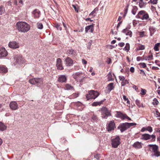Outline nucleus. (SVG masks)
<instances>
[{
    "instance_id": "1",
    "label": "nucleus",
    "mask_w": 160,
    "mask_h": 160,
    "mask_svg": "<svg viewBox=\"0 0 160 160\" xmlns=\"http://www.w3.org/2000/svg\"><path fill=\"white\" fill-rule=\"evenodd\" d=\"M17 28L19 32L25 33L28 32L30 27L28 23L22 22H18L16 24Z\"/></svg>"
},
{
    "instance_id": "2",
    "label": "nucleus",
    "mask_w": 160,
    "mask_h": 160,
    "mask_svg": "<svg viewBox=\"0 0 160 160\" xmlns=\"http://www.w3.org/2000/svg\"><path fill=\"white\" fill-rule=\"evenodd\" d=\"M148 146L150 148V150H152V152L154 153L151 154L152 157L155 156L158 157L160 156V152L158 151V147L157 145L150 144Z\"/></svg>"
},
{
    "instance_id": "3",
    "label": "nucleus",
    "mask_w": 160,
    "mask_h": 160,
    "mask_svg": "<svg viewBox=\"0 0 160 160\" xmlns=\"http://www.w3.org/2000/svg\"><path fill=\"white\" fill-rule=\"evenodd\" d=\"M72 77L77 81L80 82H82L85 78V77L81 72H77L73 74Z\"/></svg>"
},
{
    "instance_id": "4",
    "label": "nucleus",
    "mask_w": 160,
    "mask_h": 160,
    "mask_svg": "<svg viewBox=\"0 0 160 160\" xmlns=\"http://www.w3.org/2000/svg\"><path fill=\"white\" fill-rule=\"evenodd\" d=\"M142 139L145 140L151 139L152 142L155 141L156 139V136L154 135H150L149 134H145L142 135Z\"/></svg>"
},
{
    "instance_id": "5",
    "label": "nucleus",
    "mask_w": 160,
    "mask_h": 160,
    "mask_svg": "<svg viewBox=\"0 0 160 160\" xmlns=\"http://www.w3.org/2000/svg\"><path fill=\"white\" fill-rule=\"evenodd\" d=\"M120 138L118 136L116 137L112 140V145L114 148H117L120 144Z\"/></svg>"
},
{
    "instance_id": "6",
    "label": "nucleus",
    "mask_w": 160,
    "mask_h": 160,
    "mask_svg": "<svg viewBox=\"0 0 160 160\" xmlns=\"http://www.w3.org/2000/svg\"><path fill=\"white\" fill-rule=\"evenodd\" d=\"M101 111L102 114L104 115L102 116L103 118H106L108 116L111 115L107 108L105 107H102L101 109Z\"/></svg>"
},
{
    "instance_id": "7",
    "label": "nucleus",
    "mask_w": 160,
    "mask_h": 160,
    "mask_svg": "<svg viewBox=\"0 0 160 160\" xmlns=\"http://www.w3.org/2000/svg\"><path fill=\"white\" fill-rule=\"evenodd\" d=\"M128 128V127L127 123H122L118 127V129H119L121 132L125 131Z\"/></svg>"
},
{
    "instance_id": "8",
    "label": "nucleus",
    "mask_w": 160,
    "mask_h": 160,
    "mask_svg": "<svg viewBox=\"0 0 160 160\" xmlns=\"http://www.w3.org/2000/svg\"><path fill=\"white\" fill-rule=\"evenodd\" d=\"M15 63L16 64H20L23 63L24 62V59L20 55H17L15 56Z\"/></svg>"
},
{
    "instance_id": "9",
    "label": "nucleus",
    "mask_w": 160,
    "mask_h": 160,
    "mask_svg": "<svg viewBox=\"0 0 160 160\" xmlns=\"http://www.w3.org/2000/svg\"><path fill=\"white\" fill-rule=\"evenodd\" d=\"M8 45L10 48H12L16 49L19 47L18 43L15 41L10 42Z\"/></svg>"
},
{
    "instance_id": "10",
    "label": "nucleus",
    "mask_w": 160,
    "mask_h": 160,
    "mask_svg": "<svg viewBox=\"0 0 160 160\" xmlns=\"http://www.w3.org/2000/svg\"><path fill=\"white\" fill-rule=\"evenodd\" d=\"M89 92L90 95V98H92V99H95L99 95L98 92L93 90L90 91Z\"/></svg>"
},
{
    "instance_id": "11",
    "label": "nucleus",
    "mask_w": 160,
    "mask_h": 160,
    "mask_svg": "<svg viewBox=\"0 0 160 160\" xmlns=\"http://www.w3.org/2000/svg\"><path fill=\"white\" fill-rule=\"evenodd\" d=\"M56 66L58 69L62 70L63 69L62 64L61 60L60 58L57 59Z\"/></svg>"
},
{
    "instance_id": "12",
    "label": "nucleus",
    "mask_w": 160,
    "mask_h": 160,
    "mask_svg": "<svg viewBox=\"0 0 160 160\" xmlns=\"http://www.w3.org/2000/svg\"><path fill=\"white\" fill-rule=\"evenodd\" d=\"M115 124L114 121H111L108 125L107 127L108 131H111L113 130L115 128Z\"/></svg>"
},
{
    "instance_id": "13",
    "label": "nucleus",
    "mask_w": 160,
    "mask_h": 160,
    "mask_svg": "<svg viewBox=\"0 0 160 160\" xmlns=\"http://www.w3.org/2000/svg\"><path fill=\"white\" fill-rule=\"evenodd\" d=\"M42 82V79L40 78L32 79L29 80V82L32 84H35Z\"/></svg>"
},
{
    "instance_id": "14",
    "label": "nucleus",
    "mask_w": 160,
    "mask_h": 160,
    "mask_svg": "<svg viewBox=\"0 0 160 160\" xmlns=\"http://www.w3.org/2000/svg\"><path fill=\"white\" fill-rule=\"evenodd\" d=\"M9 106L12 110H15L18 108V105L17 103L14 101H12L9 104Z\"/></svg>"
},
{
    "instance_id": "15",
    "label": "nucleus",
    "mask_w": 160,
    "mask_h": 160,
    "mask_svg": "<svg viewBox=\"0 0 160 160\" xmlns=\"http://www.w3.org/2000/svg\"><path fill=\"white\" fill-rule=\"evenodd\" d=\"M8 55V52L5 48H2L0 49V58L5 57Z\"/></svg>"
},
{
    "instance_id": "16",
    "label": "nucleus",
    "mask_w": 160,
    "mask_h": 160,
    "mask_svg": "<svg viewBox=\"0 0 160 160\" xmlns=\"http://www.w3.org/2000/svg\"><path fill=\"white\" fill-rule=\"evenodd\" d=\"M67 77L65 75H60L58 78V81L60 82H64L67 81Z\"/></svg>"
},
{
    "instance_id": "17",
    "label": "nucleus",
    "mask_w": 160,
    "mask_h": 160,
    "mask_svg": "<svg viewBox=\"0 0 160 160\" xmlns=\"http://www.w3.org/2000/svg\"><path fill=\"white\" fill-rule=\"evenodd\" d=\"M65 62L67 66H72L73 64V61L69 57H67L65 59Z\"/></svg>"
},
{
    "instance_id": "18",
    "label": "nucleus",
    "mask_w": 160,
    "mask_h": 160,
    "mask_svg": "<svg viewBox=\"0 0 160 160\" xmlns=\"http://www.w3.org/2000/svg\"><path fill=\"white\" fill-rule=\"evenodd\" d=\"M32 14L35 18H38L40 16V12L38 10L35 9L32 12Z\"/></svg>"
},
{
    "instance_id": "19",
    "label": "nucleus",
    "mask_w": 160,
    "mask_h": 160,
    "mask_svg": "<svg viewBox=\"0 0 160 160\" xmlns=\"http://www.w3.org/2000/svg\"><path fill=\"white\" fill-rule=\"evenodd\" d=\"M67 53L68 56L72 55L73 56H74L76 55V52L74 50L71 49L67 50Z\"/></svg>"
},
{
    "instance_id": "20",
    "label": "nucleus",
    "mask_w": 160,
    "mask_h": 160,
    "mask_svg": "<svg viewBox=\"0 0 160 160\" xmlns=\"http://www.w3.org/2000/svg\"><path fill=\"white\" fill-rule=\"evenodd\" d=\"M90 30L91 32H92L93 31V25H90L87 26L85 28V32L86 33L88 32V31Z\"/></svg>"
},
{
    "instance_id": "21",
    "label": "nucleus",
    "mask_w": 160,
    "mask_h": 160,
    "mask_svg": "<svg viewBox=\"0 0 160 160\" xmlns=\"http://www.w3.org/2000/svg\"><path fill=\"white\" fill-rule=\"evenodd\" d=\"M148 131L149 132H151L152 131V128L150 126L147 127L146 128L143 127L141 130V131L142 132H144L145 131Z\"/></svg>"
},
{
    "instance_id": "22",
    "label": "nucleus",
    "mask_w": 160,
    "mask_h": 160,
    "mask_svg": "<svg viewBox=\"0 0 160 160\" xmlns=\"http://www.w3.org/2000/svg\"><path fill=\"white\" fill-rule=\"evenodd\" d=\"M114 88L113 86V83H111L108 84L107 87V90L108 92H110L112 90H113Z\"/></svg>"
},
{
    "instance_id": "23",
    "label": "nucleus",
    "mask_w": 160,
    "mask_h": 160,
    "mask_svg": "<svg viewBox=\"0 0 160 160\" xmlns=\"http://www.w3.org/2000/svg\"><path fill=\"white\" fill-rule=\"evenodd\" d=\"M65 89L68 90H74L73 87L69 84H66L65 85Z\"/></svg>"
},
{
    "instance_id": "24",
    "label": "nucleus",
    "mask_w": 160,
    "mask_h": 160,
    "mask_svg": "<svg viewBox=\"0 0 160 160\" xmlns=\"http://www.w3.org/2000/svg\"><path fill=\"white\" fill-rule=\"evenodd\" d=\"M122 32L127 35H129L130 37H132V32L130 30L126 29L123 30Z\"/></svg>"
},
{
    "instance_id": "25",
    "label": "nucleus",
    "mask_w": 160,
    "mask_h": 160,
    "mask_svg": "<svg viewBox=\"0 0 160 160\" xmlns=\"http://www.w3.org/2000/svg\"><path fill=\"white\" fill-rule=\"evenodd\" d=\"M133 147L135 148H140L142 147L141 143L138 142H135L133 145Z\"/></svg>"
},
{
    "instance_id": "26",
    "label": "nucleus",
    "mask_w": 160,
    "mask_h": 160,
    "mask_svg": "<svg viewBox=\"0 0 160 160\" xmlns=\"http://www.w3.org/2000/svg\"><path fill=\"white\" fill-rule=\"evenodd\" d=\"M7 71L8 70L7 68L3 66H0V72L6 73Z\"/></svg>"
},
{
    "instance_id": "27",
    "label": "nucleus",
    "mask_w": 160,
    "mask_h": 160,
    "mask_svg": "<svg viewBox=\"0 0 160 160\" xmlns=\"http://www.w3.org/2000/svg\"><path fill=\"white\" fill-rule=\"evenodd\" d=\"M7 128V127L5 126L3 123L0 122V130L3 131Z\"/></svg>"
},
{
    "instance_id": "28",
    "label": "nucleus",
    "mask_w": 160,
    "mask_h": 160,
    "mask_svg": "<svg viewBox=\"0 0 160 160\" xmlns=\"http://www.w3.org/2000/svg\"><path fill=\"white\" fill-rule=\"evenodd\" d=\"M138 18L141 19L142 20H148L149 18V15L148 13H146L143 15L142 17H139Z\"/></svg>"
},
{
    "instance_id": "29",
    "label": "nucleus",
    "mask_w": 160,
    "mask_h": 160,
    "mask_svg": "<svg viewBox=\"0 0 160 160\" xmlns=\"http://www.w3.org/2000/svg\"><path fill=\"white\" fill-rule=\"evenodd\" d=\"M108 79V81H113L114 79L112 77V75L111 72H109L107 75Z\"/></svg>"
},
{
    "instance_id": "30",
    "label": "nucleus",
    "mask_w": 160,
    "mask_h": 160,
    "mask_svg": "<svg viewBox=\"0 0 160 160\" xmlns=\"http://www.w3.org/2000/svg\"><path fill=\"white\" fill-rule=\"evenodd\" d=\"M158 0H150L148 2V3H150L152 5H156L158 3Z\"/></svg>"
},
{
    "instance_id": "31",
    "label": "nucleus",
    "mask_w": 160,
    "mask_h": 160,
    "mask_svg": "<svg viewBox=\"0 0 160 160\" xmlns=\"http://www.w3.org/2000/svg\"><path fill=\"white\" fill-rule=\"evenodd\" d=\"M103 102V101H102L99 102H94L92 103V105L93 106H96L98 105H100Z\"/></svg>"
},
{
    "instance_id": "32",
    "label": "nucleus",
    "mask_w": 160,
    "mask_h": 160,
    "mask_svg": "<svg viewBox=\"0 0 160 160\" xmlns=\"http://www.w3.org/2000/svg\"><path fill=\"white\" fill-rule=\"evenodd\" d=\"M130 49V45L128 43H127L126 44V46L124 48V50L127 51V52H128Z\"/></svg>"
},
{
    "instance_id": "33",
    "label": "nucleus",
    "mask_w": 160,
    "mask_h": 160,
    "mask_svg": "<svg viewBox=\"0 0 160 160\" xmlns=\"http://www.w3.org/2000/svg\"><path fill=\"white\" fill-rule=\"evenodd\" d=\"M121 118L123 120L126 118L128 120H131V119L126 114H123Z\"/></svg>"
},
{
    "instance_id": "34",
    "label": "nucleus",
    "mask_w": 160,
    "mask_h": 160,
    "mask_svg": "<svg viewBox=\"0 0 160 160\" xmlns=\"http://www.w3.org/2000/svg\"><path fill=\"white\" fill-rule=\"evenodd\" d=\"M37 27L38 29H42L43 27L42 24L39 22H38L37 23Z\"/></svg>"
},
{
    "instance_id": "35",
    "label": "nucleus",
    "mask_w": 160,
    "mask_h": 160,
    "mask_svg": "<svg viewBox=\"0 0 160 160\" xmlns=\"http://www.w3.org/2000/svg\"><path fill=\"white\" fill-rule=\"evenodd\" d=\"M160 43H158L155 44L154 49L156 51H158L159 50V45Z\"/></svg>"
},
{
    "instance_id": "36",
    "label": "nucleus",
    "mask_w": 160,
    "mask_h": 160,
    "mask_svg": "<svg viewBox=\"0 0 160 160\" xmlns=\"http://www.w3.org/2000/svg\"><path fill=\"white\" fill-rule=\"evenodd\" d=\"M145 49V46L143 45H139L138 46V48H137L138 50H143Z\"/></svg>"
},
{
    "instance_id": "37",
    "label": "nucleus",
    "mask_w": 160,
    "mask_h": 160,
    "mask_svg": "<svg viewBox=\"0 0 160 160\" xmlns=\"http://www.w3.org/2000/svg\"><path fill=\"white\" fill-rule=\"evenodd\" d=\"M137 10V8L136 6H134L132 11V12L133 15H135Z\"/></svg>"
},
{
    "instance_id": "38",
    "label": "nucleus",
    "mask_w": 160,
    "mask_h": 160,
    "mask_svg": "<svg viewBox=\"0 0 160 160\" xmlns=\"http://www.w3.org/2000/svg\"><path fill=\"white\" fill-rule=\"evenodd\" d=\"M128 81L127 80H125L123 81L122 82H121V85L122 86H124L125 85L127 84H128Z\"/></svg>"
},
{
    "instance_id": "39",
    "label": "nucleus",
    "mask_w": 160,
    "mask_h": 160,
    "mask_svg": "<svg viewBox=\"0 0 160 160\" xmlns=\"http://www.w3.org/2000/svg\"><path fill=\"white\" fill-rule=\"evenodd\" d=\"M78 94L77 93H73L72 94V95L70 96V97H71V98H75L77 97L78 96Z\"/></svg>"
},
{
    "instance_id": "40",
    "label": "nucleus",
    "mask_w": 160,
    "mask_h": 160,
    "mask_svg": "<svg viewBox=\"0 0 160 160\" xmlns=\"http://www.w3.org/2000/svg\"><path fill=\"white\" fill-rule=\"evenodd\" d=\"M145 13V12L144 11H140L138 13V15L137 16V17L138 18L139 16V15H144V14Z\"/></svg>"
},
{
    "instance_id": "41",
    "label": "nucleus",
    "mask_w": 160,
    "mask_h": 160,
    "mask_svg": "<svg viewBox=\"0 0 160 160\" xmlns=\"http://www.w3.org/2000/svg\"><path fill=\"white\" fill-rule=\"evenodd\" d=\"M123 99L125 101H127V104H130V101L129 100L128 98H127L126 96L124 95L123 96Z\"/></svg>"
},
{
    "instance_id": "42",
    "label": "nucleus",
    "mask_w": 160,
    "mask_h": 160,
    "mask_svg": "<svg viewBox=\"0 0 160 160\" xmlns=\"http://www.w3.org/2000/svg\"><path fill=\"white\" fill-rule=\"evenodd\" d=\"M5 12L4 9L2 7H0V15H1Z\"/></svg>"
},
{
    "instance_id": "43",
    "label": "nucleus",
    "mask_w": 160,
    "mask_h": 160,
    "mask_svg": "<svg viewBox=\"0 0 160 160\" xmlns=\"http://www.w3.org/2000/svg\"><path fill=\"white\" fill-rule=\"evenodd\" d=\"M128 124V128H129L131 126H132L136 125V123L134 122L132 123H128L126 122Z\"/></svg>"
},
{
    "instance_id": "44",
    "label": "nucleus",
    "mask_w": 160,
    "mask_h": 160,
    "mask_svg": "<svg viewBox=\"0 0 160 160\" xmlns=\"http://www.w3.org/2000/svg\"><path fill=\"white\" fill-rule=\"evenodd\" d=\"M158 101L157 99L155 98L153 100V102L152 104L153 105H158Z\"/></svg>"
},
{
    "instance_id": "45",
    "label": "nucleus",
    "mask_w": 160,
    "mask_h": 160,
    "mask_svg": "<svg viewBox=\"0 0 160 160\" xmlns=\"http://www.w3.org/2000/svg\"><path fill=\"white\" fill-rule=\"evenodd\" d=\"M146 90L145 89L142 88L141 90V94L142 95H144L146 93Z\"/></svg>"
},
{
    "instance_id": "46",
    "label": "nucleus",
    "mask_w": 160,
    "mask_h": 160,
    "mask_svg": "<svg viewBox=\"0 0 160 160\" xmlns=\"http://www.w3.org/2000/svg\"><path fill=\"white\" fill-rule=\"evenodd\" d=\"M56 28H57L58 30H62V28L60 27V25H59L58 24H57L55 25Z\"/></svg>"
},
{
    "instance_id": "47",
    "label": "nucleus",
    "mask_w": 160,
    "mask_h": 160,
    "mask_svg": "<svg viewBox=\"0 0 160 160\" xmlns=\"http://www.w3.org/2000/svg\"><path fill=\"white\" fill-rule=\"evenodd\" d=\"M123 114L122 113L120 112H117V115L119 117L121 118Z\"/></svg>"
},
{
    "instance_id": "48",
    "label": "nucleus",
    "mask_w": 160,
    "mask_h": 160,
    "mask_svg": "<svg viewBox=\"0 0 160 160\" xmlns=\"http://www.w3.org/2000/svg\"><path fill=\"white\" fill-rule=\"evenodd\" d=\"M145 3L144 2H140L139 3V6L140 8H142L144 6Z\"/></svg>"
},
{
    "instance_id": "49",
    "label": "nucleus",
    "mask_w": 160,
    "mask_h": 160,
    "mask_svg": "<svg viewBox=\"0 0 160 160\" xmlns=\"http://www.w3.org/2000/svg\"><path fill=\"white\" fill-rule=\"evenodd\" d=\"M139 65L142 67H143V68H145L146 67V64H145V63L144 62L141 63L139 64Z\"/></svg>"
},
{
    "instance_id": "50",
    "label": "nucleus",
    "mask_w": 160,
    "mask_h": 160,
    "mask_svg": "<svg viewBox=\"0 0 160 160\" xmlns=\"http://www.w3.org/2000/svg\"><path fill=\"white\" fill-rule=\"evenodd\" d=\"M92 118L95 121H96L98 119L96 115H94L92 116Z\"/></svg>"
},
{
    "instance_id": "51",
    "label": "nucleus",
    "mask_w": 160,
    "mask_h": 160,
    "mask_svg": "<svg viewBox=\"0 0 160 160\" xmlns=\"http://www.w3.org/2000/svg\"><path fill=\"white\" fill-rule=\"evenodd\" d=\"M72 6L74 9L75 10L78 12V8H77V6L75 5H72Z\"/></svg>"
},
{
    "instance_id": "52",
    "label": "nucleus",
    "mask_w": 160,
    "mask_h": 160,
    "mask_svg": "<svg viewBox=\"0 0 160 160\" xmlns=\"http://www.w3.org/2000/svg\"><path fill=\"white\" fill-rule=\"evenodd\" d=\"M155 114H156L157 115V117H160V113L158 112V110H156L155 113Z\"/></svg>"
},
{
    "instance_id": "53",
    "label": "nucleus",
    "mask_w": 160,
    "mask_h": 160,
    "mask_svg": "<svg viewBox=\"0 0 160 160\" xmlns=\"http://www.w3.org/2000/svg\"><path fill=\"white\" fill-rule=\"evenodd\" d=\"M144 32H140L139 35L141 37H142L144 36Z\"/></svg>"
},
{
    "instance_id": "54",
    "label": "nucleus",
    "mask_w": 160,
    "mask_h": 160,
    "mask_svg": "<svg viewBox=\"0 0 160 160\" xmlns=\"http://www.w3.org/2000/svg\"><path fill=\"white\" fill-rule=\"evenodd\" d=\"M92 41L89 42L88 43V46H87V48L88 49H90L91 46L92 45Z\"/></svg>"
},
{
    "instance_id": "55",
    "label": "nucleus",
    "mask_w": 160,
    "mask_h": 160,
    "mask_svg": "<svg viewBox=\"0 0 160 160\" xmlns=\"http://www.w3.org/2000/svg\"><path fill=\"white\" fill-rule=\"evenodd\" d=\"M124 42H120V43H118V46H119L120 47H123L124 46Z\"/></svg>"
},
{
    "instance_id": "56",
    "label": "nucleus",
    "mask_w": 160,
    "mask_h": 160,
    "mask_svg": "<svg viewBox=\"0 0 160 160\" xmlns=\"http://www.w3.org/2000/svg\"><path fill=\"white\" fill-rule=\"evenodd\" d=\"M128 7H129V5L128 4L127 5L126 9H125V11H124V13H125V14H127V13Z\"/></svg>"
},
{
    "instance_id": "57",
    "label": "nucleus",
    "mask_w": 160,
    "mask_h": 160,
    "mask_svg": "<svg viewBox=\"0 0 160 160\" xmlns=\"http://www.w3.org/2000/svg\"><path fill=\"white\" fill-rule=\"evenodd\" d=\"M141 58H141V60H148V61L149 60V59L147 58V57L143 56L142 57H141Z\"/></svg>"
},
{
    "instance_id": "58",
    "label": "nucleus",
    "mask_w": 160,
    "mask_h": 160,
    "mask_svg": "<svg viewBox=\"0 0 160 160\" xmlns=\"http://www.w3.org/2000/svg\"><path fill=\"white\" fill-rule=\"evenodd\" d=\"M119 79L121 81H123L125 79V78L123 76H120L119 77Z\"/></svg>"
},
{
    "instance_id": "59",
    "label": "nucleus",
    "mask_w": 160,
    "mask_h": 160,
    "mask_svg": "<svg viewBox=\"0 0 160 160\" xmlns=\"http://www.w3.org/2000/svg\"><path fill=\"white\" fill-rule=\"evenodd\" d=\"M130 71L132 72H133L134 71V68L133 67H131L130 69Z\"/></svg>"
},
{
    "instance_id": "60",
    "label": "nucleus",
    "mask_w": 160,
    "mask_h": 160,
    "mask_svg": "<svg viewBox=\"0 0 160 160\" xmlns=\"http://www.w3.org/2000/svg\"><path fill=\"white\" fill-rule=\"evenodd\" d=\"M147 58L149 59V60L152 59V55L148 56L147 57Z\"/></svg>"
},
{
    "instance_id": "61",
    "label": "nucleus",
    "mask_w": 160,
    "mask_h": 160,
    "mask_svg": "<svg viewBox=\"0 0 160 160\" xmlns=\"http://www.w3.org/2000/svg\"><path fill=\"white\" fill-rule=\"evenodd\" d=\"M100 157V155L98 154H96L94 155V158L97 159H99Z\"/></svg>"
},
{
    "instance_id": "62",
    "label": "nucleus",
    "mask_w": 160,
    "mask_h": 160,
    "mask_svg": "<svg viewBox=\"0 0 160 160\" xmlns=\"http://www.w3.org/2000/svg\"><path fill=\"white\" fill-rule=\"evenodd\" d=\"M86 98H87L88 100L92 98H90V95L89 94V93L87 95Z\"/></svg>"
},
{
    "instance_id": "63",
    "label": "nucleus",
    "mask_w": 160,
    "mask_h": 160,
    "mask_svg": "<svg viewBox=\"0 0 160 160\" xmlns=\"http://www.w3.org/2000/svg\"><path fill=\"white\" fill-rule=\"evenodd\" d=\"M96 10L95 9L89 14V15H92L95 12Z\"/></svg>"
},
{
    "instance_id": "64",
    "label": "nucleus",
    "mask_w": 160,
    "mask_h": 160,
    "mask_svg": "<svg viewBox=\"0 0 160 160\" xmlns=\"http://www.w3.org/2000/svg\"><path fill=\"white\" fill-rule=\"evenodd\" d=\"M152 69H153V70H158L159 69V68H158L157 67H152Z\"/></svg>"
}]
</instances>
